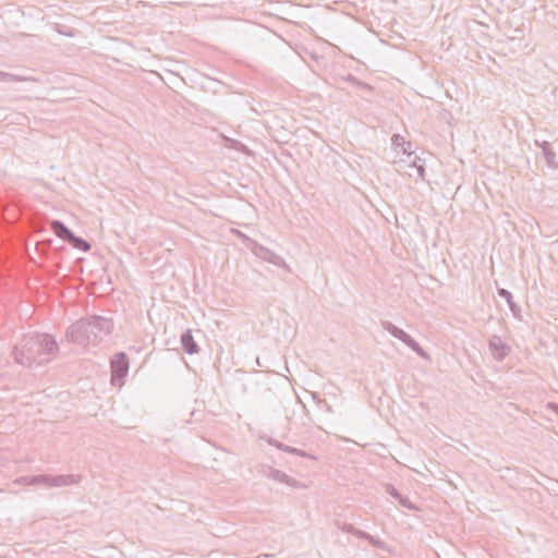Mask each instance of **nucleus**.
<instances>
[{
    "instance_id": "4be33fe9",
    "label": "nucleus",
    "mask_w": 558,
    "mask_h": 558,
    "mask_svg": "<svg viewBox=\"0 0 558 558\" xmlns=\"http://www.w3.org/2000/svg\"><path fill=\"white\" fill-rule=\"evenodd\" d=\"M282 451H286V452L292 453V454H298L300 457H307V453L305 451L300 450V449L294 448V447H290L288 445L283 446V450Z\"/></svg>"
},
{
    "instance_id": "5701e85b",
    "label": "nucleus",
    "mask_w": 558,
    "mask_h": 558,
    "mask_svg": "<svg viewBox=\"0 0 558 558\" xmlns=\"http://www.w3.org/2000/svg\"><path fill=\"white\" fill-rule=\"evenodd\" d=\"M498 295L505 299L508 304H510V302H513L512 294L507 289H498Z\"/></svg>"
},
{
    "instance_id": "6e6552de",
    "label": "nucleus",
    "mask_w": 558,
    "mask_h": 558,
    "mask_svg": "<svg viewBox=\"0 0 558 558\" xmlns=\"http://www.w3.org/2000/svg\"><path fill=\"white\" fill-rule=\"evenodd\" d=\"M417 158V155H414L413 151L402 154V156L399 159H396L393 161L396 171L399 173L408 174L409 177H414V173L411 171H408V167L415 166V160Z\"/></svg>"
},
{
    "instance_id": "a211bd4d",
    "label": "nucleus",
    "mask_w": 558,
    "mask_h": 558,
    "mask_svg": "<svg viewBox=\"0 0 558 558\" xmlns=\"http://www.w3.org/2000/svg\"><path fill=\"white\" fill-rule=\"evenodd\" d=\"M415 161H417V162H415V166H413L414 174H416V177L420 180L425 181L426 180L425 160L417 156Z\"/></svg>"
},
{
    "instance_id": "f03ea898",
    "label": "nucleus",
    "mask_w": 558,
    "mask_h": 558,
    "mask_svg": "<svg viewBox=\"0 0 558 558\" xmlns=\"http://www.w3.org/2000/svg\"><path fill=\"white\" fill-rule=\"evenodd\" d=\"M113 329L111 319L102 316H88L72 324L65 333L70 342L86 347L97 344Z\"/></svg>"
},
{
    "instance_id": "6ab92c4d",
    "label": "nucleus",
    "mask_w": 558,
    "mask_h": 558,
    "mask_svg": "<svg viewBox=\"0 0 558 558\" xmlns=\"http://www.w3.org/2000/svg\"><path fill=\"white\" fill-rule=\"evenodd\" d=\"M339 527L344 533L352 534V535H354V536H356L359 538H362V536H365V532L364 531L356 529L354 525H352L350 523H343Z\"/></svg>"
},
{
    "instance_id": "9b49d317",
    "label": "nucleus",
    "mask_w": 558,
    "mask_h": 558,
    "mask_svg": "<svg viewBox=\"0 0 558 558\" xmlns=\"http://www.w3.org/2000/svg\"><path fill=\"white\" fill-rule=\"evenodd\" d=\"M536 145H538L542 148L547 166L551 169H558L557 156L550 143L546 141L538 143L536 141Z\"/></svg>"
},
{
    "instance_id": "cd10ccee",
    "label": "nucleus",
    "mask_w": 558,
    "mask_h": 558,
    "mask_svg": "<svg viewBox=\"0 0 558 558\" xmlns=\"http://www.w3.org/2000/svg\"><path fill=\"white\" fill-rule=\"evenodd\" d=\"M408 171H411L414 173V167H408Z\"/></svg>"
},
{
    "instance_id": "f257e3e1",
    "label": "nucleus",
    "mask_w": 558,
    "mask_h": 558,
    "mask_svg": "<svg viewBox=\"0 0 558 558\" xmlns=\"http://www.w3.org/2000/svg\"><path fill=\"white\" fill-rule=\"evenodd\" d=\"M58 351V343L48 333H27L13 349L15 362L23 366L40 364Z\"/></svg>"
},
{
    "instance_id": "2eb2a0df",
    "label": "nucleus",
    "mask_w": 558,
    "mask_h": 558,
    "mask_svg": "<svg viewBox=\"0 0 558 558\" xmlns=\"http://www.w3.org/2000/svg\"><path fill=\"white\" fill-rule=\"evenodd\" d=\"M74 248H77L82 252H87L90 250V244L84 240L83 238L81 236H76L74 233H73V236H71L68 241Z\"/></svg>"
},
{
    "instance_id": "39448f33",
    "label": "nucleus",
    "mask_w": 558,
    "mask_h": 558,
    "mask_svg": "<svg viewBox=\"0 0 558 558\" xmlns=\"http://www.w3.org/2000/svg\"><path fill=\"white\" fill-rule=\"evenodd\" d=\"M111 383L122 380L129 372V356L124 352L116 353L110 361Z\"/></svg>"
},
{
    "instance_id": "a878e982",
    "label": "nucleus",
    "mask_w": 558,
    "mask_h": 558,
    "mask_svg": "<svg viewBox=\"0 0 558 558\" xmlns=\"http://www.w3.org/2000/svg\"><path fill=\"white\" fill-rule=\"evenodd\" d=\"M268 444H269V445H271V446H274V447H276V448H278V449H280V450H283V446H284V444L280 442V441H279V440H277V439L270 438V439L268 440Z\"/></svg>"
},
{
    "instance_id": "4468645a",
    "label": "nucleus",
    "mask_w": 558,
    "mask_h": 558,
    "mask_svg": "<svg viewBox=\"0 0 558 558\" xmlns=\"http://www.w3.org/2000/svg\"><path fill=\"white\" fill-rule=\"evenodd\" d=\"M391 145L396 150L400 149L402 154L411 153L412 143L405 141V138L400 134H393L391 137Z\"/></svg>"
},
{
    "instance_id": "7ed1b4c3",
    "label": "nucleus",
    "mask_w": 558,
    "mask_h": 558,
    "mask_svg": "<svg viewBox=\"0 0 558 558\" xmlns=\"http://www.w3.org/2000/svg\"><path fill=\"white\" fill-rule=\"evenodd\" d=\"M381 327L388 331L391 336L402 341L409 348H411L418 356L429 360L427 352L403 329L397 327L389 320H383Z\"/></svg>"
},
{
    "instance_id": "393cba45",
    "label": "nucleus",
    "mask_w": 558,
    "mask_h": 558,
    "mask_svg": "<svg viewBox=\"0 0 558 558\" xmlns=\"http://www.w3.org/2000/svg\"><path fill=\"white\" fill-rule=\"evenodd\" d=\"M233 231H234V233H235L239 238H241V239L245 242L246 246L251 250V241H253V240H252V239H250L248 236H246L244 233H242V232H241V231H239V230H233Z\"/></svg>"
},
{
    "instance_id": "ddd939ff",
    "label": "nucleus",
    "mask_w": 558,
    "mask_h": 558,
    "mask_svg": "<svg viewBox=\"0 0 558 558\" xmlns=\"http://www.w3.org/2000/svg\"><path fill=\"white\" fill-rule=\"evenodd\" d=\"M385 492L397 499L402 507L411 510L416 509V507L409 500V498L401 495L392 485L387 484Z\"/></svg>"
},
{
    "instance_id": "f3484780",
    "label": "nucleus",
    "mask_w": 558,
    "mask_h": 558,
    "mask_svg": "<svg viewBox=\"0 0 558 558\" xmlns=\"http://www.w3.org/2000/svg\"><path fill=\"white\" fill-rule=\"evenodd\" d=\"M25 81H36V80L16 75V74L9 73V72L0 71V82H25Z\"/></svg>"
},
{
    "instance_id": "20e7f679",
    "label": "nucleus",
    "mask_w": 558,
    "mask_h": 558,
    "mask_svg": "<svg viewBox=\"0 0 558 558\" xmlns=\"http://www.w3.org/2000/svg\"><path fill=\"white\" fill-rule=\"evenodd\" d=\"M251 251L256 257L265 262H268L280 268L289 269L286 260L280 255L276 254L270 248L257 243L256 241H251Z\"/></svg>"
},
{
    "instance_id": "f8f14e48",
    "label": "nucleus",
    "mask_w": 558,
    "mask_h": 558,
    "mask_svg": "<svg viewBox=\"0 0 558 558\" xmlns=\"http://www.w3.org/2000/svg\"><path fill=\"white\" fill-rule=\"evenodd\" d=\"M50 227L58 238L66 242L71 236H73V232L63 222L59 220H52Z\"/></svg>"
},
{
    "instance_id": "dca6fc26",
    "label": "nucleus",
    "mask_w": 558,
    "mask_h": 558,
    "mask_svg": "<svg viewBox=\"0 0 558 558\" xmlns=\"http://www.w3.org/2000/svg\"><path fill=\"white\" fill-rule=\"evenodd\" d=\"M49 474H40V475H34L25 478V482L28 485H45L49 487Z\"/></svg>"
},
{
    "instance_id": "9d476101",
    "label": "nucleus",
    "mask_w": 558,
    "mask_h": 558,
    "mask_svg": "<svg viewBox=\"0 0 558 558\" xmlns=\"http://www.w3.org/2000/svg\"><path fill=\"white\" fill-rule=\"evenodd\" d=\"M180 341L182 344V349L186 354H195L198 353L199 347L197 342L194 340L191 329H186L180 337Z\"/></svg>"
},
{
    "instance_id": "1a4fd4ad",
    "label": "nucleus",
    "mask_w": 558,
    "mask_h": 558,
    "mask_svg": "<svg viewBox=\"0 0 558 558\" xmlns=\"http://www.w3.org/2000/svg\"><path fill=\"white\" fill-rule=\"evenodd\" d=\"M81 475L66 474V475H50L49 487H63L81 482Z\"/></svg>"
},
{
    "instance_id": "412c9836",
    "label": "nucleus",
    "mask_w": 558,
    "mask_h": 558,
    "mask_svg": "<svg viewBox=\"0 0 558 558\" xmlns=\"http://www.w3.org/2000/svg\"><path fill=\"white\" fill-rule=\"evenodd\" d=\"M362 538L368 541L374 547L381 548V549L385 548L384 541L376 538L366 532H365V536H362Z\"/></svg>"
},
{
    "instance_id": "b1692460",
    "label": "nucleus",
    "mask_w": 558,
    "mask_h": 558,
    "mask_svg": "<svg viewBox=\"0 0 558 558\" xmlns=\"http://www.w3.org/2000/svg\"><path fill=\"white\" fill-rule=\"evenodd\" d=\"M508 305H509V308H510V311H511L512 315H513L515 318H519V319H520V318H521V315H520V313H521V308H520V306H519V305H517L514 302H510V304H508Z\"/></svg>"
},
{
    "instance_id": "0eeeda50",
    "label": "nucleus",
    "mask_w": 558,
    "mask_h": 558,
    "mask_svg": "<svg viewBox=\"0 0 558 558\" xmlns=\"http://www.w3.org/2000/svg\"><path fill=\"white\" fill-rule=\"evenodd\" d=\"M263 474L265 476H267L268 478H271V480H274L276 482H279V483H284L288 486H292V487H296V488L302 487V485H300V483L295 478L290 477L284 472H282L280 470H277V469H274L271 466L265 468L263 470Z\"/></svg>"
},
{
    "instance_id": "423d86ee",
    "label": "nucleus",
    "mask_w": 558,
    "mask_h": 558,
    "mask_svg": "<svg viewBox=\"0 0 558 558\" xmlns=\"http://www.w3.org/2000/svg\"><path fill=\"white\" fill-rule=\"evenodd\" d=\"M488 348L493 354V357L498 362L504 361L511 351V348L502 341L501 337L497 335L490 337L488 341Z\"/></svg>"
},
{
    "instance_id": "aec40b11",
    "label": "nucleus",
    "mask_w": 558,
    "mask_h": 558,
    "mask_svg": "<svg viewBox=\"0 0 558 558\" xmlns=\"http://www.w3.org/2000/svg\"><path fill=\"white\" fill-rule=\"evenodd\" d=\"M342 80L345 81V82H349V83H351L353 85H356V86L361 87L362 89H367V90H372L373 89V87L369 84L364 83V82L357 80L352 74H348L347 76L342 77Z\"/></svg>"
},
{
    "instance_id": "bb28decb",
    "label": "nucleus",
    "mask_w": 558,
    "mask_h": 558,
    "mask_svg": "<svg viewBox=\"0 0 558 558\" xmlns=\"http://www.w3.org/2000/svg\"><path fill=\"white\" fill-rule=\"evenodd\" d=\"M548 407L554 410L556 414H558V404L556 403H549Z\"/></svg>"
}]
</instances>
